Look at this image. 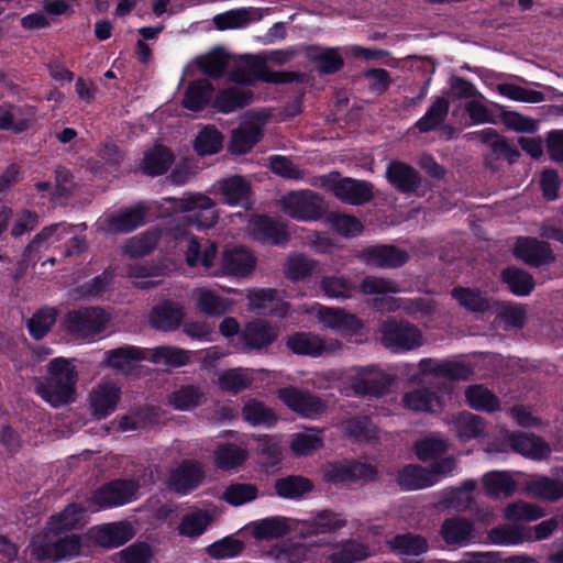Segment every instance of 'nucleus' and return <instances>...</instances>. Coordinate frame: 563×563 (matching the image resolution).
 <instances>
[{
  "mask_svg": "<svg viewBox=\"0 0 563 563\" xmlns=\"http://www.w3.org/2000/svg\"><path fill=\"white\" fill-rule=\"evenodd\" d=\"M121 388L114 383H100L92 388L89 395V408L91 415L102 420L113 413L121 399Z\"/></svg>",
  "mask_w": 563,
  "mask_h": 563,
  "instance_id": "nucleus-20",
  "label": "nucleus"
},
{
  "mask_svg": "<svg viewBox=\"0 0 563 563\" xmlns=\"http://www.w3.org/2000/svg\"><path fill=\"white\" fill-rule=\"evenodd\" d=\"M390 550L397 554L404 563H420L417 560H406L407 556H420L429 551V542L426 537L412 532L398 533L388 542Z\"/></svg>",
  "mask_w": 563,
  "mask_h": 563,
  "instance_id": "nucleus-28",
  "label": "nucleus"
},
{
  "mask_svg": "<svg viewBox=\"0 0 563 563\" xmlns=\"http://www.w3.org/2000/svg\"><path fill=\"white\" fill-rule=\"evenodd\" d=\"M175 161L174 153L164 145H155L144 153L141 162V172L151 177L164 175Z\"/></svg>",
  "mask_w": 563,
  "mask_h": 563,
  "instance_id": "nucleus-34",
  "label": "nucleus"
},
{
  "mask_svg": "<svg viewBox=\"0 0 563 563\" xmlns=\"http://www.w3.org/2000/svg\"><path fill=\"white\" fill-rule=\"evenodd\" d=\"M378 332L383 346L395 353L412 351L423 344L420 329L405 319L389 317L379 323Z\"/></svg>",
  "mask_w": 563,
  "mask_h": 563,
  "instance_id": "nucleus-4",
  "label": "nucleus"
},
{
  "mask_svg": "<svg viewBox=\"0 0 563 563\" xmlns=\"http://www.w3.org/2000/svg\"><path fill=\"white\" fill-rule=\"evenodd\" d=\"M254 380L253 371L244 367L229 368L220 374L218 385L221 390L239 394L251 387Z\"/></svg>",
  "mask_w": 563,
  "mask_h": 563,
  "instance_id": "nucleus-48",
  "label": "nucleus"
},
{
  "mask_svg": "<svg viewBox=\"0 0 563 563\" xmlns=\"http://www.w3.org/2000/svg\"><path fill=\"white\" fill-rule=\"evenodd\" d=\"M279 336V328L265 319H254L244 324L235 346L243 353H262Z\"/></svg>",
  "mask_w": 563,
  "mask_h": 563,
  "instance_id": "nucleus-9",
  "label": "nucleus"
},
{
  "mask_svg": "<svg viewBox=\"0 0 563 563\" xmlns=\"http://www.w3.org/2000/svg\"><path fill=\"white\" fill-rule=\"evenodd\" d=\"M80 551L81 537L73 533L58 538L53 542L41 541L33 543L31 555L38 563L47 561L59 562L79 555Z\"/></svg>",
  "mask_w": 563,
  "mask_h": 563,
  "instance_id": "nucleus-10",
  "label": "nucleus"
},
{
  "mask_svg": "<svg viewBox=\"0 0 563 563\" xmlns=\"http://www.w3.org/2000/svg\"><path fill=\"white\" fill-rule=\"evenodd\" d=\"M385 177L388 184L399 194L411 195L421 187L422 177L410 164L391 159L386 167Z\"/></svg>",
  "mask_w": 563,
  "mask_h": 563,
  "instance_id": "nucleus-18",
  "label": "nucleus"
},
{
  "mask_svg": "<svg viewBox=\"0 0 563 563\" xmlns=\"http://www.w3.org/2000/svg\"><path fill=\"white\" fill-rule=\"evenodd\" d=\"M391 377L383 371L362 368L353 378L351 387L357 396H383L391 385Z\"/></svg>",
  "mask_w": 563,
  "mask_h": 563,
  "instance_id": "nucleus-22",
  "label": "nucleus"
},
{
  "mask_svg": "<svg viewBox=\"0 0 563 563\" xmlns=\"http://www.w3.org/2000/svg\"><path fill=\"white\" fill-rule=\"evenodd\" d=\"M247 457V450L235 443H219L213 451L214 465L222 471L242 466Z\"/></svg>",
  "mask_w": 563,
  "mask_h": 563,
  "instance_id": "nucleus-39",
  "label": "nucleus"
},
{
  "mask_svg": "<svg viewBox=\"0 0 563 563\" xmlns=\"http://www.w3.org/2000/svg\"><path fill=\"white\" fill-rule=\"evenodd\" d=\"M377 470L372 464L352 461L347 463H333L324 472V479L328 483L340 485L363 481L365 483L375 481Z\"/></svg>",
  "mask_w": 563,
  "mask_h": 563,
  "instance_id": "nucleus-14",
  "label": "nucleus"
},
{
  "mask_svg": "<svg viewBox=\"0 0 563 563\" xmlns=\"http://www.w3.org/2000/svg\"><path fill=\"white\" fill-rule=\"evenodd\" d=\"M148 360L155 364L164 361L168 366L181 367L189 362V353L180 347L162 345L153 350Z\"/></svg>",
  "mask_w": 563,
  "mask_h": 563,
  "instance_id": "nucleus-64",
  "label": "nucleus"
},
{
  "mask_svg": "<svg viewBox=\"0 0 563 563\" xmlns=\"http://www.w3.org/2000/svg\"><path fill=\"white\" fill-rule=\"evenodd\" d=\"M108 322L109 316L101 307H84L66 314L68 330L81 334H99Z\"/></svg>",
  "mask_w": 563,
  "mask_h": 563,
  "instance_id": "nucleus-13",
  "label": "nucleus"
},
{
  "mask_svg": "<svg viewBox=\"0 0 563 563\" xmlns=\"http://www.w3.org/2000/svg\"><path fill=\"white\" fill-rule=\"evenodd\" d=\"M343 430L349 439L369 442L377 439V427L367 415H355L343 421Z\"/></svg>",
  "mask_w": 563,
  "mask_h": 563,
  "instance_id": "nucleus-41",
  "label": "nucleus"
},
{
  "mask_svg": "<svg viewBox=\"0 0 563 563\" xmlns=\"http://www.w3.org/2000/svg\"><path fill=\"white\" fill-rule=\"evenodd\" d=\"M253 70L258 75V80L267 84H291L299 82L303 84L306 81V75L299 71L292 70H272L267 66L266 59L263 57V60H257L253 66Z\"/></svg>",
  "mask_w": 563,
  "mask_h": 563,
  "instance_id": "nucleus-52",
  "label": "nucleus"
},
{
  "mask_svg": "<svg viewBox=\"0 0 563 563\" xmlns=\"http://www.w3.org/2000/svg\"><path fill=\"white\" fill-rule=\"evenodd\" d=\"M454 424L457 438L463 442L485 435L486 422L477 415L461 412Z\"/></svg>",
  "mask_w": 563,
  "mask_h": 563,
  "instance_id": "nucleus-54",
  "label": "nucleus"
},
{
  "mask_svg": "<svg viewBox=\"0 0 563 563\" xmlns=\"http://www.w3.org/2000/svg\"><path fill=\"white\" fill-rule=\"evenodd\" d=\"M406 409L415 412H433L435 407L441 408V399L437 393L428 388H417L408 391L402 397Z\"/></svg>",
  "mask_w": 563,
  "mask_h": 563,
  "instance_id": "nucleus-46",
  "label": "nucleus"
},
{
  "mask_svg": "<svg viewBox=\"0 0 563 563\" xmlns=\"http://www.w3.org/2000/svg\"><path fill=\"white\" fill-rule=\"evenodd\" d=\"M468 406L475 410L495 412L500 408L499 398L483 385H472L465 390Z\"/></svg>",
  "mask_w": 563,
  "mask_h": 563,
  "instance_id": "nucleus-53",
  "label": "nucleus"
},
{
  "mask_svg": "<svg viewBox=\"0 0 563 563\" xmlns=\"http://www.w3.org/2000/svg\"><path fill=\"white\" fill-rule=\"evenodd\" d=\"M262 19V13L255 8H240L214 15L213 23L217 30L244 29L251 22Z\"/></svg>",
  "mask_w": 563,
  "mask_h": 563,
  "instance_id": "nucleus-36",
  "label": "nucleus"
},
{
  "mask_svg": "<svg viewBox=\"0 0 563 563\" xmlns=\"http://www.w3.org/2000/svg\"><path fill=\"white\" fill-rule=\"evenodd\" d=\"M163 200L170 205L174 212L190 213L189 221L197 228H212L218 222L214 201L201 192H185L183 197H165Z\"/></svg>",
  "mask_w": 563,
  "mask_h": 563,
  "instance_id": "nucleus-6",
  "label": "nucleus"
},
{
  "mask_svg": "<svg viewBox=\"0 0 563 563\" xmlns=\"http://www.w3.org/2000/svg\"><path fill=\"white\" fill-rule=\"evenodd\" d=\"M529 490L547 501H558L563 497V470L555 477L540 476L532 481Z\"/></svg>",
  "mask_w": 563,
  "mask_h": 563,
  "instance_id": "nucleus-50",
  "label": "nucleus"
},
{
  "mask_svg": "<svg viewBox=\"0 0 563 563\" xmlns=\"http://www.w3.org/2000/svg\"><path fill=\"white\" fill-rule=\"evenodd\" d=\"M205 398V393L195 385H183L168 396V404L176 410H191L198 407Z\"/></svg>",
  "mask_w": 563,
  "mask_h": 563,
  "instance_id": "nucleus-55",
  "label": "nucleus"
},
{
  "mask_svg": "<svg viewBox=\"0 0 563 563\" xmlns=\"http://www.w3.org/2000/svg\"><path fill=\"white\" fill-rule=\"evenodd\" d=\"M185 317L183 307L172 300L154 306L150 313L151 325L161 331H174L179 328Z\"/></svg>",
  "mask_w": 563,
  "mask_h": 563,
  "instance_id": "nucleus-30",
  "label": "nucleus"
},
{
  "mask_svg": "<svg viewBox=\"0 0 563 563\" xmlns=\"http://www.w3.org/2000/svg\"><path fill=\"white\" fill-rule=\"evenodd\" d=\"M318 317L327 328L344 335L360 334L364 328L357 316L341 308L321 307Z\"/></svg>",
  "mask_w": 563,
  "mask_h": 563,
  "instance_id": "nucleus-23",
  "label": "nucleus"
},
{
  "mask_svg": "<svg viewBox=\"0 0 563 563\" xmlns=\"http://www.w3.org/2000/svg\"><path fill=\"white\" fill-rule=\"evenodd\" d=\"M283 207L288 216L300 221L318 220L324 213L322 197L312 190L289 192Z\"/></svg>",
  "mask_w": 563,
  "mask_h": 563,
  "instance_id": "nucleus-11",
  "label": "nucleus"
},
{
  "mask_svg": "<svg viewBox=\"0 0 563 563\" xmlns=\"http://www.w3.org/2000/svg\"><path fill=\"white\" fill-rule=\"evenodd\" d=\"M134 537V530L128 521L109 522L92 529L95 542L107 549L119 548Z\"/></svg>",
  "mask_w": 563,
  "mask_h": 563,
  "instance_id": "nucleus-24",
  "label": "nucleus"
},
{
  "mask_svg": "<svg viewBox=\"0 0 563 563\" xmlns=\"http://www.w3.org/2000/svg\"><path fill=\"white\" fill-rule=\"evenodd\" d=\"M286 349L295 355L319 357L327 351L325 342L313 332L297 331L285 338Z\"/></svg>",
  "mask_w": 563,
  "mask_h": 563,
  "instance_id": "nucleus-29",
  "label": "nucleus"
},
{
  "mask_svg": "<svg viewBox=\"0 0 563 563\" xmlns=\"http://www.w3.org/2000/svg\"><path fill=\"white\" fill-rule=\"evenodd\" d=\"M342 47H322L310 45L307 48V58L316 66L321 75H334L343 69L344 59L341 55Z\"/></svg>",
  "mask_w": 563,
  "mask_h": 563,
  "instance_id": "nucleus-26",
  "label": "nucleus"
},
{
  "mask_svg": "<svg viewBox=\"0 0 563 563\" xmlns=\"http://www.w3.org/2000/svg\"><path fill=\"white\" fill-rule=\"evenodd\" d=\"M420 366L423 373L449 378L451 380H467L473 373L468 365L455 361H432L423 358L420 362Z\"/></svg>",
  "mask_w": 563,
  "mask_h": 563,
  "instance_id": "nucleus-32",
  "label": "nucleus"
},
{
  "mask_svg": "<svg viewBox=\"0 0 563 563\" xmlns=\"http://www.w3.org/2000/svg\"><path fill=\"white\" fill-rule=\"evenodd\" d=\"M222 133L213 125L205 126L196 136L194 148L201 156L212 155L221 151Z\"/></svg>",
  "mask_w": 563,
  "mask_h": 563,
  "instance_id": "nucleus-60",
  "label": "nucleus"
},
{
  "mask_svg": "<svg viewBox=\"0 0 563 563\" xmlns=\"http://www.w3.org/2000/svg\"><path fill=\"white\" fill-rule=\"evenodd\" d=\"M278 398L292 411L305 418H312L325 411L324 400L297 387H284L278 390Z\"/></svg>",
  "mask_w": 563,
  "mask_h": 563,
  "instance_id": "nucleus-12",
  "label": "nucleus"
},
{
  "mask_svg": "<svg viewBox=\"0 0 563 563\" xmlns=\"http://www.w3.org/2000/svg\"><path fill=\"white\" fill-rule=\"evenodd\" d=\"M241 415L243 420L253 427L273 428L278 421V417L272 408L254 398L244 404Z\"/></svg>",
  "mask_w": 563,
  "mask_h": 563,
  "instance_id": "nucleus-40",
  "label": "nucleus"
},
{
  "mask_svg": "<svg viewBox=\"0 0 563 563\" xmlns=\"http://www.w3.org/2000/svg\"><path fill=\"white\" fill-rule=\"evenodd\" d=\"M481 142L490 147L494 154L504 156L509 163H515L520 157L519 150L505 136L498 134L493 128H486L476 133Z\"/></svg>",
  "mask_w": 563,
  "mask_h": 563,
  "instance_id": "nucleus-45",
  "label": "nucleus"
},
{
  "mask_svg": "<svg viewBox=\"0 0 563 563\" xmlns=\"http://www.w3.org/2000/svg\"><path fill=\"white\" fill-rule=\"evenodd\" d=\"M214 86L207 78L195 79L187 86L181 100L183 108L191 112H200L212 107Z\"/></svg>",
  "mask_w": 563,
  "mask_h": 563,
  "instance_id": "nucleus-27",
  "label": "nucleus"
},
{
  "mask_svg": "<svg viewBox=\"0 0 563 563\" xmlns=\"http://www.w3.org/2000/svg\"><path fill=\"white\" fill-rule=\"evenodd\" d=\"M440 537L446 545L463 548L475 541L474 521L463 516H452L443 520Z\"/></svg>",
  "mask_w": 563,
  "mask_h": 563,
  "instance_id": "nucleus-21",
  "label": "nucleus"
},
{
  "mask_svg": "<svg viewBox=\"0 0 563 563\" xmlns=\"http://www.w3.org/2000/svg\"><path fill=\"white\" fill-rule=\"evenodd\" d=\"M56 322V310L54 308H42L37 310L27 321L26 328L34 340L43 339Z\"/></svg>",
  "mask_w": 563,
  "mask_h": 563,
  "instance_id": "nucleus-62",
  "label": "nucleus"
},
{
  "mask_svg": "<svg viewBox=\"0 0 563 563\" xmlns=\"http://www.w3.org/2000/svg\"><path fill=\"white\" fill-rule=\"evenodd\" d=\"M77 371L70 362L55 357L47 365V376L36 387L37 394L53 407L74 401L76 394Z\"/></svg>",
  "mask_w": 563,
  "mask_h": 563,
  "instance_id": "nucleus-2",
  "label": "nucleus"
},
{
  "mask_svg": "<svg viewBox=\"0 0 563 563\" xmlns=\"http://www.w3.org/2000/svg\"><path fill=\"white\" fill-rule=\"evenodd\" d=\"M500 282L507 285L509 291L518 297L529 296L536 283L533 276L519 267L508 266L500 272Z\"/></svg>",
  "mask_w": 563,
  "mask_h": 563,
  "instance_id": "nucleus-38",
  "label": "nucleus"
},
{
  "mask_svg": "<svg viewBox=\"0 0 563 563\" xmlns=\"http://www.w3.org/2000/svg\"><path fill=\"white\" fill-rule=\"evenodd\" d=\"M451 296L462 308L473 313L484 314L490 311L495 303L481 290L470 287H454Z\"/></svg>",
  "mask_w": 563,
  "mask_h": 563,
  "instance_id": "nucleus-37",
  "label": "nucleus"
},
{
  "mask_svg": "<svg viewBox=\"0 0 563 563\" xmlns=\"http://www.w3.org/2000/svg\"><path fill=\"white\" fill-rule=\"evenodd\" d=\"M146 350L135 345H122L106 352L107 364L115 369H123L131 362L146 360Z\"/></svg>",
  "mask_w": 563,
  "mask_h": 563,
  "instance_id": "nucleus-57",
  "label": "nucleus"
},
{
  "mask_svg": "<svg viewBox=\"0 0 563 563\" xmlns=\"http://www.w3.org/2000/svg\"><path fill=\"white\" fill-rule=\"evenodd\" d=\"M483 485L486 494L493 498L510 497L517 487L515 479L507 472L501 471L486 473Z\"/></svg>",
  "mask_w": 563,
  "mask_h": 563,
  "instance_id": "nucleus-49",
  "label": "nucleus"
},
{
  "mask_svg": "<svg viewBox=\"0 0 563 563\" xmlns=\"http://www.w3.org/2000/svg\"><path fill=\"white\" fill-rule=\"evenodd\" d=\"M559 527L556 518H550L536 525L533 528L527 527H496L493 528L488 538L494 544L501 545H515L520 544L527 540H545L548 539Z\"/></svg>",
  "mask_w": 563,
  "mask_h": 563,
  "instance_id": "nucleus-8",
  "label": "nucleus"
},
{
  "mask_svg": "<svg viewBox=\"0 0 563 563\" xmlns=\"http://www.w3.org/2000/svg\"><path fill=\"white\" fill-rule=\"evenodd\" d=\"M205 479L202 466L192 460H184L174 468L167 481L169 490L185 496L198 488Z\"/></svg>",
  "mask_w": 563,
  "mask_h": 563,
  "instance_id": "nucleus-16",
  "label": "nucleus"
},
{
  "mask_svg": "<svg viewBox=\"0 0 563 563\" xmlns=\"http://www.w3.org/2000/svg\"><path fill=\"white\" fill-rule=\"evenodd\" d=\"M449 109V100L444 97H437L415 126L420 133H429L439 129L444 123Z\"/></svg>",
  "mask_w": 563,
  "mask_h": 563,
  "instance_id": "nucleus-43",
  "label": "nucleus"
},
{
  "mask_svg": "<svg viewBox=\"0 0 563 563\" xmlns=\"http://www.w3.org/2000/svg\"><path fill=\"white\" fill-rule=\"evenodd\" d=\"M512 253L516 258L534 268L555 261L551 245L532 236L518 238Z\"/></svg>",
  "mask_w": 563,
  "mask_h": 563,
  "instance_id": "nucleus-15",
  "label": "nucleus"
},
{
  "mask_svg": "<svg viewBox=\"0 0 563 563\" xmlns=\"http://www.w3.org/2000/svg\"><path fill=\"white\" fill-rule=\"evenodd\" d=\"M219 191L229 206H238L247 201L251 195L250 184L239 175L219 181Z\"/></svg>",
  "mask_w": 563,
  "mask_h": 563,
  "instance_id": "nucleus-44",
  "label": "nucleus"
},
{
  "mask_svg": "<svg viewBox=\"0 0 563 563\" xmlns=\"http://www.w3.org/2000/svg\"><path fill=\"white\" fill-rule=\"evenodd\" d=\"M258 496V488L251 483H234L223 492V500L231 506H242L255 500Z\"/></svg>",
  "mask_w": 563,
  "mask_h": 563,
  "instance_id": "nucleus-63",
  "label": "nucleus"
},
{
  "mask_svg": "<svg viewBox=\"0 0 563 563\" xmlns=\"http://www.w3.org/2000/svg\"><path fill=\"white\" fill-rule=\"evenodd\" d=\"M509 443L515 452L532 460L545 459L550 453L548 443L532 433L515 432Z\"/></svg>",
  "mask_w": 563,
  "mask_h": 563,
  "instance_id": "nucleus-33",
  "label": "nucleus"
},
{
  "mask_svg": "<svg viewBox=\"0 0 563 563\" xmlns=\"http://www.w3.org/2000/svg\"><path fill=\"white\" fill-rule=\"evenodd\" d=\"M140 484L133 478H115L102 484L88 498L89 509L99 511L120 507L136 499Z\"/></svg>",
  "mask_w": 563,
  "mask_h": 563,
  "instance_id": "nucleus-5",
  "label": "nucleus"
},
{
  "mask_svg": "<svg viewBox=\"0 0 563 563\" xmlns=\"http://www.w3.org/2000/svg\"><path fill=\"white\" fill-rule=\"evenodd\" d=\"M249 231L250 236L263 245H284L289 241L286 227L266 214L253 216Z\"/></svg>",
  "mask_w": 563,
  "mask_h": 563,
  "instance_id": "nucleus-17",
  "label": "nucleus"
},
{
  "mask_svg": "<svg viewBox=\"0 0 563 563\" xmlns=\"http://www.w3.org/2000/svg\"><path fill=\"white\" fill-rule=\"evenodd\" d=\"M320 180L339 200L351 206H363L374 198V186L367 180L341 178L338 172L323 175Z\"/></svg>",
  "mask_w": 563,
  "mask_h": 563,
  "instance_id": "nucleus-7",
  "label": "nucleus"
},
{
  "mask_svg": "<svg viewBox=\"0 0 563 563\" xmlns=\"http://www.w3.org/2000/svg\"><path fill=\"white\" fill-rule=\"evenodd\" d=\"M360 258L369 266L398 268L409 261V254L395 245L382 244L363 249Z\"/></svg>",
  "mask_w": 563,
  "mask_h": 563,
  "instance_id": "nucleus-19",
  "label": "nucleus"
},
{
  "mask_svg": "<svg viewBox=\"0 0 563 563\" xmlns=\"http://www.w3.org/2000/svg\"><path fill=\"white\" fill-rule=\"evenodd\" d=\"M263 136L264 132L260 123L255 121H243L236 129L232 130L228 150L234 155L247 154Z\"/></svg>",
  "mask_w": 563,
  "mask_h": 563,
  "instance_id": "nucleus-25",
  "label": "nucleus"
},
{
  "mask_svg": "<svg viewBox=\"0 0 563 563\" xmlns=\"http://www.w3.org/2000/svg\"><path fill=\"white\" fill-rule=\"evenodd\" d=\"M211 521L212 517L208 511L195 510L181 518L178 525V533L183 537L198 538L205 533Z\"/></svg>",
  "mask_w": 563,
  "mask_h": 563,
  "instance_id": "nucleus-58",
  "label": "nucleus"
},
{
  "mask_svg": "<svg viewBox=\"0 0 563 563\" xmlns=\"http://www.w3.org/2000/svg\"><path fill=\"white\" fill-rule=\"evenodd\" d=\"M148 211L150 207L147 203L140 201L133 207L111 217L109 224L115 232L130 233L145 224V218Z\"/></svg>",
  "mask_w": 563,
  "mask_h": 563,
  "instance_id": "nucleus-35",
  "label": "nucleus"
},
{
  "mask_svg": "<svg viewBox=\"0 0 563 563\" xmlns=\"http://www.w3.org/2000/svg\"><path fill=\"white\" fill-rule=\"evenodd\" d=\"M320 289L329 298L347 299L358 290L364 295H386L400 291L399 285L390 279L377 276H365L357 287L344 276H324Z\"/></svg>",
  "mask_w": 563,
  "mask_h": 563,
  "instance_id": "nucleus-3",
  "label": "nucleus"
},
{
  "mask_svg": "<svg viewBox=\"0 0 563 563\" xmlns=\"http://www.w3.org/2000/svg\"><path fill=\"white\" fill-rule=\"evenodd\" d=\"M218 254V244L213 241H207L202 247L196 236L188 241L186 250V263L190 267L201 265L205 271L216 276L245 277L250 275L256 266V257L245 246H225L222 252L220 264L214 265Z\"/></svg>",
  "mask_w": 563,
  "mask_h": 563,
  "instance_id": "nucleus-1",
  "label": "nucleus"
},
{
  "mask_svg": "<svg viewBox=\"0 0 563 563\" xmlns=\"http://www.w3.org/2000/svg\"><path fill=\"white\" fill-rule=\"evenodd\" d=\"M74 225L66 222L53 223L43 228L25 246L24 256H31L43 243H54L60 241L66 234L70 233Z\"/></svg>",
  "mask_w": 563,
  "mask_h": 563,
  "instance_id": "nucleus-56",
  "label": "nucleus"
},
{
  "mask_svg": "<svg viewBox=\"0 0 563 563\" xmlns=\"http://www.w3.org/2000/svg\"><path fill=\"white\" fill-rule=\"evenodd\" d=\"M276 494L285 499H298L313 489V483L300 475H288L276 479Z\"/></svg>",
  "mask_w": 563,
  "mask_h": 563,
  "instance_id": "nucleus-51",
  "label": "nucleus"
},
{
  "mask_svg": "<svg viewBox=\"0 0 563 563\" xmlns=\"http://www.w3.org/2000/svg\"><path fill=\"white\" fill-rule=\"evenodd\" d=\"M290 532L289 519L280 516L267 517L253 523V537L257 540H273Z\"/></svg>",
  "mask_w": 563,
  "mask_h": 563,
  "instance_id": "nucleus-47",
  "label": "nucleus"
},
{
  "mask_svg": "<svg viewBox=\"0 0 563 563\" xmlns=\"http://www.w3.org/2000/svg\"><path fill=\"white\" fill-rule=\"evenodd\" d=\"M254 100V92L239 87L220 89L212 100V108L220 113H231L250 106Z\"/></svg>",
  "mask_w": 563,
  "mask_h": 563,
  "instance_id": "nucleus-31",
  "label": "nucleus"
},
{
  "mask_svg": "<svg viewBox=\"0 0 563 563\" xmlns=\"http://www.w3.org/2000/svg\"><path fill=\"white\" fill-rule=\"evenodd\" d=\"M231 302L210 289L200 291L197 298L198 309L207 316L221 317L230 310Z\"/></svg>",
  "mask_w": 563,
  "mask_h": 563,
  "instance_id": "nucleus-61",
  "label": "nucleus"
},
{
  "mask_svg": "<svg viewBox=\"0 0 563 563\" xmlns=\"http://www.w3.org/2000/svg\"><path fill=\"white\" fill-rule=\"evenodd\" d=\"M396 481L402 490H417L434 485L430 479L427 467L418 464L405 465L398 471Z\"/></svg>",
  "mask_w": 563,
  "mask_h": 563,
  "instance_id": "nucleus-42",
  "label": "nucleus"
},
{
  "mask_svg": "<svg viewBox=\"0 0 563 563\" xmlns=\"http://www.w3.org/2000/svg\"><path fill=\"white\" fill-rule=\"evenodd\" d=\"M257 455L265 467H275L280 464L283 450L275 435L262 434L257 438Z\"/></svg>",
  "mask_w": 563,
  "mask_h": 563,
  "instance_id": "nucleus-59",
  "label": "nucleus"
}]
</instances>
